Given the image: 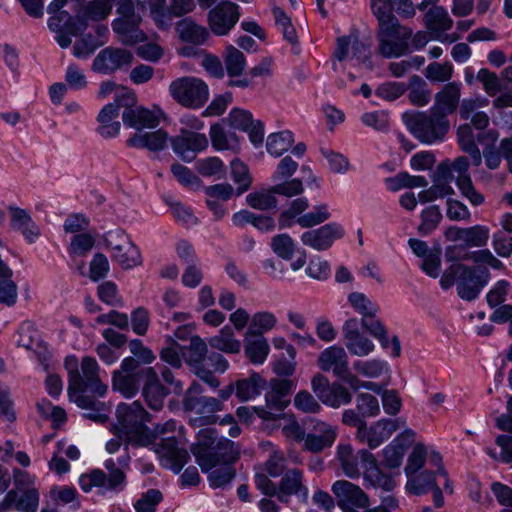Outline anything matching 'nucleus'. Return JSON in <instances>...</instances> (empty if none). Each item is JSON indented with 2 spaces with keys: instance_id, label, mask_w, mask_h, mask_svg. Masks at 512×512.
<instances>
[{
  "instance_id": "4468645a",
  "label": "nucleus",
  "mask_w": 512,
  "mask_h": 512,
  "mask_svg": "<svg viewBox=\"0 0 512 512\" xmlns=\"http://www.w3.org/2000/svg\"><path fill=\"white\" fill-rule=\"evenodd\" d=\"M238 8V5L230 1H223L212 8L208 13L211 31L218 36L228 34L239 20Z\"/></svg>"
},
{
  "instance_id": "4d7b16f0",
  "label": "nucleus",
  "mask_w": 512,
  "mask_h": 512,
  "mask_svg": "<svg viewBox=\"0 0 512 512\" xmlns=\"http://www.w3.org/2000/svg\"><path fill=\"white\" fill-rule=\"evenodd\" d=\"M246 202L250 207L258 210H269L277 206V199L275 193H272V187L268 190L248 194Z\"/></svg>"
},
{
  "instance_id": "7c9ffc66",
  "label": "nucleus",
  "mask_w": 512,
  "mask_h": 512,
  "mask_svg": "<svg viewBox=\"0 0 512 512\" xmlns=\"http://www.w3.org/2000/svg\"><path fill=\"white\" fill-rule=\"evenodd\" d=\"M71 399L78 407L85 410L83 417L94 422L103 423L108 419V407L105 403L87 394H77Z\"/></svg>"
},
{
  "instance_id": "603ef678",
  "label": "nucleus",
  "mask_w": 512,
  "mask_h": 512,
  "mask_svg": "<svg viewBox=\"0 0 512 512\" xmlns=\"http://www.w3.org/2000/svg\"><path fill=\"white\" fill-rule=\"evenodd\" d=\"M210 486L220 488L228 485L236 475V470L230 464H215V467L208 470Z\"/></svg>"
},
{
  "instance_id": "9d476101",
  "label": "nucleus",
  "mask_w": 512,
  "mask_h": 512,
  "mask_svg": "<svg viewBox=\"0 0 512 512\" xmlns=\"http://www.w3.org/2000/svg\"><path fill=\"white\" fill-rule=\"evenodd\" d=\"M117 17L112 22L113 31L125 45H132L145 39V34L139 29L142 17L136 12L132 0H114Z\"/></svg>"
},
{
  "instance_id": "cd10ccee",
  "label": "nucleus",
  "mask_w": 512,
  "mask_h": 512,
  "mask_svg": "<svg viewBox=\"0 0 512 512\" xmlns=\"http://www.w3.org/2000/svg\"><path fill=\"white\" fill-rule=\"evenodd\" d=\"M302 495L308 497V489L303 484V473L297 468L287 470L278 483V500L282 503L288 502V497Z\"/></svg>"
},
{
  "instance_id": "2f4dec72",
  "label": "nucleus",
  "mask_w": 512,
  "mask_h": 512,
  "mask_svg": "<svg viewBox=\"0 0 512 512\" xmlns=\"http://www.w3.org/2000/svg\"><path fill=\"white\" fill-rule=\"evenodd\" d=\"M156 452L171 462V468L175 473H179L189 459L188 452L177 447L174 437L161 439V443L157 444Z\"/></svg>"
},
{
  "instance_id": "864d4df0",
  "label": "nucleus",
  "mask_w": 512,
  "mask_h": 512,
  "mask_svg": "<svg viewBox=\"0 0 512 512\" xmlns=\"http://www.w3.org/2000/svg\"><path fill=\"white\" fill-rule=\"evenodd\" d=\"M364 480L373 488L386 492L395 487L394 479L390 475L384 474L378 467H367L364 471Z\"/></svg>"
},
{
  "instance_id": "e433bc0d",
  "label": "nucleus",
  "mask_w": 512,
  "mask_h": 512,
  "mask_svg": "<svg viewBox=\"0 0 512 512\" xmlns=\"http://www.w3.org/2000/svg\"><path fill=\"white\" fill-rule=\"evenodd\" d=\"M211 469L215 467V464H230L233 465L239 457V447L231 440L227 438H220L213 450L210 452Z\"/></svg>"
},
{
  "instance_id": "774afa93",
  "label": "nucleus",
  "mask_w": 512,
  "mask_h": 512,
  "mask_svg": "<svg viewBox=\"0 0 512 512\" xmlns=\"http://www.w3.org/2000/svg\"><path fill=\"white\" fill-rule=\"evenodd\" d=\"M16 510L21 512H37L39 506V492L35 488L26 489L21 496H17Z\"/></svg>"
},
{
  "instance_id": "69168bd1",
  "label": "nucleus",
  "mask_w": 512,
  "mask_h": 512,
  "mask_svg": "<svg viewBox=\"0 0 512 512\" xmlns=\"http://www.w3.org/2000/svg\"><path fill=\"white\" fill-rule=\"evenodd\" d=\"M354 370L365 377L377 378L387 370V364L379 359L359 360L354 363Z\"/></svg>"
},
{
  "instance_id": "8fccbe9b",
  "label": "nucleus",
  "mask_w": 512,
  "mask_h": 512,
  "mask_svg": "<svg viewBox=\"0 0 512 512\" xmlns=\"http://www.w3.org/2000/svg\"><path fill=\"white\" fill-rule=\"evenodd\" d=\"M274 314L264 311L255 313L247 330L248 337L263 336V333L271 330L276 325Z\"/></svg>"
},
{
  "instance_id": "4c0bfd02",
  "label": "nucleus",
  "mask_w": 512,
  "mask_h": 512,
  "mask_svg": "<svg viewBox=\"0 0 512 512\" xmlns=\"http://www.w3.org/2000/svg\"><path fill=\"white\" fill-rule=\"evenodd\" d=\"M118 116L116 104L109 103L101 109L97 120L100 123L98 131L103 137H115L119 134L121 123L117 120Z\"/></svg>"
},
{
  "instance_id": "3c124183",
  "label": "nucleus",
  "mask_w": 512,
  "mask_h": 512,
  "mask_svg": "<svg viewBox=\"0 0 512 512\" xmlns=\"http://www.w3.org/2000/svg\"><path fill=\"white\" fill-rule=\"evenodd\" d=\"M224 64L230 77H238L245 70L246 58L239 49L229 46L226 48Z\"/></svg>"
},
{
  "instance_id": "58836bf2",
  "label": "nucleus",
  "mask_w": 512,
  "mask_h": 512,
  "mask_svg": "<svg viewBox=\"0 0 512 512\" xmlns=\"http://www.w3.org/2000/svg\"><path fill=\"white\" fill-rule=\"evenodd\" d=\"M426 28L435 33V39L440 38V33L450 30L453 20L449 17L447 11L440 6H434L424 16Z\"/></svg>"
},
{
  "instance_id": "de8ad7c7",
  "label": "nucleus",
  "mask_w": 512,
  "mask_h": 512,
  "mask_svg": "<svg viewBox=\"0 0 512 512\" xmlns=\"http://www.w3.org/2000/svg\"><path fill=\"white\" fill-rule=\"evenodd\" d=\"M337 456L347 477H359L358 457L353 454V449L349 444H340L337 448Z\"/></svg>"
},
{
  "instance_id": "72a5a7b5",
  "label": "nucleus",
  "mask_w": 512,
  "mask_h": 512,
  "mask_svg": "<svg viewBox=\"0 0 512 512\" xmlns=\"http://www.w3.org/2000/svg\"><path fill=\"white\" fill-rule=\"evenodd\" d=\"M168 134L162 130L152 132L137 133L130 139L127 144L131 147L146 148L151 151H159L166 147Z\"/></svg>"
},
{
  "instance_id": "f704fd0d",
  "label": "nucleus",
  "mask_w": 512,
  "mask_h": 512,
  "mask_svg": "<svg viewBox=\"0 0 512 512\" xmlns=\"http://www.w3.org/2000/svg\"><path fill=\"white\" fill-rule=\"evenodd\" d=\"M175 29L182 41L195 45H202L209 37L208 30L194 22L191 18L179 21Z\"/></svg>"
},
{
  "instance_id": "79ce46f5",
  "label": "nucleus",
  "mask_w": 512,
  "mask_h": 512,
  "mask_svg": "<svg viewBox=\"0 0 512 512\" xmlns=\"http://www.w3.org/2000/svg\"><path fill=\"white\" fill-rule=\"evenodd\" d=\"M400 420L381 419L369 428L368 446L377 448L399 428Z\"/></svg>"
},
{
  "instance_id": "ea45409f",
  "label": "nucleus",
  "mask_w": 512,
  "mask_h": 512,
  "mask_svg": "<svg viewBox=\"0 0 512 512\" xmlns=\"http://www.w3.org/2000/svg\"><path fill=\"white\" fill-rule=\"evenodd\" d=\"M80 14L83 16V20L88 24L89 20L101 21L108 17L112 11L114 0H91L86 2L85 0H79Z\"/></svg>"
},
{
  "instance_id": "ddd939ff",
  "label": "nucleus",
  "mask_w": 512,
  "mask_h": 512,
  "mask_svg": "<svg viewBox=\"0 0 512 512\" xmlns=\"http://www.w3.org/2000/svg\"><path fill=\"white\" fill-rule=\"evenodd\" d=\"M106 242L112 249L114 260L124 269H130L141 264L140 251L125 233L121 231L110 232Z\"/></svg>"
},
{
  "instance_id": "c85d7f7f",
  "label": "nucleus",
  "mask_w": 512,
  "mask_h": 512,
  "mask_svg": "<svg viewBox=\"0 0 512 512\" xmlns=\"http://www.w3.org/2000/svg\"><path fill=\"white\" fill-rule=\"evenodd\" d=\"M8 210L11 215V227L19 231L29 243L35 242L40 236V229L29 213L22 208L14 206H10Z\"/></svg>"
},
{
  "instance_id": "37998d69",
  "label": "nucleus",
  "mask_w": 512,
  "mask_h": 512,
  "mask_svg": "<svg viewBox=\"0 0 512 512\" xmlns=\"http://www.w3.org/2000/svg\"><path fill=\"white\" fill-rule=\"evenodd\" d=\"M209 345L225 353L237 354L241 350V342L235 338L233 329L228 325L209 340Z\"/></svg>"
},
{
  "instance_id": "0eeeda50",
  "label": "nucleus",
  "mask_w": 512,
  "mask_h": 512,
  "mask_svg": "<svg viewBox=\"0 0 512 512\" xmlns=\"http://www.w3.org/2000/svg\"><path fill=\"white\" fill-rule=\"evenodd\" d=\"M411 37L412 29L402 25L398 18L377 26V53L387 59L410 54Z\"/></svg>"
},
{
  "instance_id": "20e7f679",
  "label": "nucleus",
  "mask_w": 512,
  "mask_h": 512,
  "mask_svg": "<svg viewBox=\"0 0 512 512\" xmlns=\"http://www.w3.org/2000/svg\"><path fill=\"white\" fill-rule=\"evenodd\" d=\"M116 415L117 423L112 426L111 431L124 433L127 441L136 446H147L153 442V435L145 426V422L150 421V415L140 402L119 405Z\"/></svg>"
},
{
  "instance_id": "4be33fe9",
  "label": "nucleus",
  "mask_w": 512,
  "mask_h": 512,
  "mask_svg": "<svg viewBox=\"0 0 512 512\" xmlns=\"http://www.w3.org/2000/svg\"><path fill=\"white\" fill-rule=\"evenodd\" d=\"M343 236V230L336 223L326 224L318 229H312L301 235V241L304 245L310 246L315 250L323 251L332 246L336 239Z\"/></svg>"
},
{
  "instance_id": "e2e57ef3",
  "label": "nucleus",
  "mask_w": 512,
  "mask_h": 512,
  "mask_svg": "<svg viewBox=\"0 0 512 512\" xmlns=\"http://www.w3.org/2000/svg\"><path fill=\"white\" fill-rule=\"evenodd\" d=\"M356 408L364 418L376 417L380 413L378 399L369 393H360L357 395Z\"/></svg>"
},
{
  "instance_id": "412c9836",
  "label": "nucleus",
  "mask_w": 512,
  "mask_h": 512,
  "mask_svg": "<svg viewBox=\"0 0 512 512\" xmlns=\"http://www.w3.org/2000/svg\"><path fill=\"white\" fill-rule=\"evenodd\" d=\"M295 382L290 379L274 378L270 380L269 390L265 394L266 409L277 414L289 405V395L295 388Z\"/></svg>"
},
{
  "instance_id": "2eb2a0df",
  "label": "nucleus",
  "mask_w": 512,
  "mask_h": 512,
  "mask_svg": "<svg viewBox=\"0 0 512 512\" xmlns=\"http://www.w3.org/2000/svg\"><path fill=\"white\" fill-rule=\"evenodd\" d=\"M133 61V54L126 49L107 47L95 57L92 69L101 74H112L124 67H129Z\"/></svg>"
},
{
  "instance_id": "39448f33",
  "label": "nucleus",
  "mask_w": 512,
  "mask_h": 512,
  "mask_svg": "<svg viewBox=\"0 0 512 512\" xmlns=\"http://www.w3.org/2000/svg\"><path fill=\"white\" fill-rule=\"evenodd\" d=\"M402 120L411 134L424 144L443 141L450 130L449 119L433 109L428 112H405Z\"/></svg>"
},
{
  "instance_id": "423d86ee",
  "label": "nucleus",
  "mask_w": 512,
  "mask_h": 512,
  "mask_svg": "<svg viewBox=\"0 0 512 512\" xmlns=\"http://www.w3.org/2000/svg\"><path fill=\"white\" fill-rule=\"evenodd\" d=\"M355 61L358 65L372 68L370 59V45L360 38L357 29H352L347 35L336 39L332 53L331 63L335 72L345 70V62Z\"/></svg>"
},
{
  "instance_id": "a18cd8bd",
  "label": "nucleus",
  "mask_w": 512,
  "mask_h": 512,
  "mask_svg": "<svg viewBox=\"0 0 512 512\" xmlns=\"http://www.w3.org/2000/svg\"><path fill=\"white\" fill-rule=\"evenodd\" d=\"M244 350L252 363L261 364L269 353V344L263 336L248 337L246 333Z\"/></svg>"
},
{
  "instance_id": "5701e85b",
  "label": "nucleus",
  "mask_w": 512,
  "mask_h": 512,
  "mask_svg": "<svg viewBox=\"0 0 512 512\" xmlns=\"http://www.w3.org/2000/svg\"><path fill=\"white\" fill-rule=\"evenodd\" d=\"M462 85L458 82H448L434 96V105L431 107L437 113L453 114L460 104Z\"/></svg>"
},
{
  "instance_id": "bb28decb",
  "label": "nucleus",
  "mask_w": 512,
  "mask_h": 512,
  "mask_svg": "<svg viewBox=\"0 0 512 512\" xmlns=\"http://www.w3.org/2000/svg\"><path fill=\"white\" fill-rule=\"evenodd\" d=\"M218 440L213 429H202L197 435V442L191 446V452L196 457V461L203 471L211 469L212 457L210 452Z\"/></svg>"
},
{
  "instance_id": "a211bd4d",
  "label": "nucleus",
  "mask_w": 512,
  "mask_h": 512,
  "mask_svg": "<svg viewBox=\"0 0 512 512\" xmlns=\"http://www.w3.org/2000/svg\"><path fill=\"white\" fill-rule=\"evenodd\" d=\"M317 362L323 372L332 371L336 377L343 380L350 376L348 355L341 346L333 345L324 349L319 354Z\"/></svg>"
},
{
  "instance_id": "bf43d9fd",
  "label": "nucleus",
  "mask_w": 512,
  "mask_h": 512,
  "mask_svg": "<svg viewBox=\"0 0 512 512\" xmlns=\"http://www.w3.org/2000/svg\"><path fill=\"white\" fill-rule=\"evenodd\" d=\"M348 301L351 306L358 312L362 318L367 316L376 315L379 308L367 296L360 292H353L349 294Z\"/></svg>"
},
{
  "instance_id": "13d9d810",
  "label": "nucleus",
  "mask_w": 512,
  "mask_h": 512,
  "mask_svg": "<svg viewBox=\"0 0 512 512\" xmlns=\"http://www.w3.org/2000/svg\"><path fill=\"white\" fill-rule=\"evenodd\" d=\"M103 44L104 41L97 39L92 34H85L75 41L73 45V55L77 58H86Z\"/></svg>"
},
{
  "instance_id": "680f3d73",
  "label": "nucleus",
  "mask_w": 512,
  "mask_h": 512,
  "mask_svg": "<svg viewBox=\"0 0 512 512\" xmlns=\"http://www.w3.org/2000/svg\"><path fill=\"white\" fill-rule=\"evenodd\" d=\"M464 244L461 245L463 249L465 247H482L485 246L489 239V229L486 226L475 225L466 228Z\"/></svg>"
},
{
  "instance_id": "a19ab883",
  "label": "nucleus",
  "mask_w": 512,
  "mask_h": 512,
  "mask_svg": "<svg viewBox=\"0 0 512 512\" xmlns=\"http://www.w3.org/2000/svg\"><path fill=\"white\" fill-rule=\"evenodd\" d=\"M207 352L208 347L206 342L197 335L190 338L188 346L181 348L183 360L191 369L197 368L199 365L203 364L207 357Z\"/></svg>"
},
{
  "instance_id": "c756f323",
  "label": "nucleus",
  "mask_w": 512,
  "mask_h": 512,
  "mask_svg": "<svg viewBox=\"0 0 512 512\" xmlns=\"http://www.w3.org/2000/svg\"><path fill=\"white\" fill-rule=\"evenodd\" d=\"M414 439V432L406 430L400 436L395 438L383 450L384 464L389 468H397L402 463V458L406 452L408 445Z\"/></svg>"
},
{
  "instance_id": "f03ea898",
  "label": "nucleus",
  "mask_w": 512,
  "mask_h": 512,
  "mask_svg": "<svg viewBox=\"0 0 512 512\" xmlns=\"http://www.w3.org/2000/svg\"><path fill=\"white\" fill-rule=\"evenodd\" d=\"M426 458V447L422 443L416 444L408 456L404 469L407 477L406 490L415 496L432 492L434 505L440 508L444 505L443 492L436 482V473L424 469Z\"/></svg>"
},
{
  "instance_id": "f3484780",
  "label": "nucleus",
  "mask_w": 512,
  "mask_h": 512,
  "mask_svg": "<svg viewBox=\"0 0 512 512\" xmlns=\"http://www.w3.org/2000/svg\"><path fill=\"white\" fill-rule=\"evenodd\" d=\"M356 318L346 320L342 326L344 344L351 355L365 357L375 348L373 342L360 332Z\"/></svg>"
},
{
  "instance_id": "f257e3e1",
  "label": "nucleus",
  "mask_w": 512,
  "mask_h": 512,
  "mask_svg": "<svg viewBox=\"0 0 512 512\" xmlns=\"http://www.w3.org/2000/svg\"><path fill=\"white\" fill-rule=\"evenodd\" d=\"M79 0H53L47 7L51 14L48 28L55 33V41L62 48H68L72 38L83 32L88 24L80 14Z\"/></svg>"
},
{
  "instance_id": "052dcab7",
  "label": "nucleus",
  "mask_w": 512,
  "mask_h": 512,
  "mask_svg": "<svg viewBox=\"0 0 512 512\" xmlns=\"http://www.w3.org/2000/svg\"><path fill=\"white\" fill-rule=\"evenodd\" d=\"M442 214L437 205H432L426 208L421 213V223L418 226V231L422 235L430 234L440 223Z\"/></svg>"
},
{
  "instance_id": "b1692460",
  "label": "nucleus",
  "mask_w": 512,
  "mask_h": 512,
  "mask_svg": "<svg viewBox=\"0 0 512 512\" xmlns=\"http://www.w3.org/2000/svg\"><path fill=\"white\" fill-rule=\"evenodd\" d=\"M227 120L233 128L247 132L252 143H262L263 125L260 121H255L250 112L235 108L229 113Z\"/></svg>"
},
{
  "instance_id": "aec40b11",
  "label": "nucleus",
  "mask_w": 512,
  "mask_h": 512,
  "mask_svg": "<svg viewBox=\"0 0 512 512\" xmlns=\"http://www.w3.org/2000/svg\"><path fill=\"white\" fill-rule=\"evenodd\" d=\"M81 487L85 492L92 487H101L110 491H121L126 485V475L124 471H114L105 473L103 470L94 469L87 475L80 478Z\"/></svg>"
},
{
  "instance_id": "393cba45",
  "label": "nucleus",
  "mask_w": 512,
  "mask_h": 512,
  "mask_svg": "<svg viewBox=\"0 0 512 512\" xmlns=\"http://www.w3.org/2000/svg\"><path fill=\"white\" fill-rule=\"evenodd\" d=\"M146 382L143 384L142 394L147 405L159 411L164 405V400L169 394V390L165 388L159 380L158 374L152 367H146Z\"/></svg>"
},
{
  "instance_id": "c9c22d12",
  "label": "nucleus",
  "mask_w": 512,
  "mask_h": 512,
  "mask_svg": "<svg viewBox=\"0 0 512 512\" xmlns=\"http://www.w3.org/2000/svg\"><path fill=\"white\" fill-rule=\"evenodd\" d=\"M146 368L140 374L113 373V388L125 397H133L139 390L141 382H146Z\"/></svg>"
},
{
  "instance_id": "09e8293b",
  "label": "nucleus",
  "mask_w": 512,
  "mask_h": 512,
  "mask_svg": "<svg viewBox=\"0 0 512 512\" xmlns=\"http://www.w3.org/2000/svg\"><path fill=\"white\" fill-rule=\"evenodd\" d=\"M293 142V134L290 131L272 133L267 138V151L271 155L279 157L292 146Z\"/></svg>"
},
{
  "instance_id": "9b49d317",
  "label": "nucleus",
  "mask_w": 512,
  "mask_h": 512,
  "mask_svg": "<svg viewBox=\"0 0 512 512\" xmlns=\"http://www.w3.org/2000/svg\"><path fill=\"white\" fill-rule=\"evenodd\" d=\"M169 91L171 96L183 107L198 109L208 100L209 90L206 83L196 77L186 76L174 80Z\"/></svg>"
},
{
  "instance_id": "6e6552de",
  "label": "nucleus",
  "mask_w": 512,
  "mask_h": 512,
  "mask_svg": "<svg viewBox=\"0 0 512 512\" xmlns=\"http://www.w3.org/2000/svg\"><path fill=\"white\" fill-rule=\"evenodd\" d=\"M73 367L70 372V384L68 385V394L70 398L77 394H86L87 392L102 396L107 391V386L102 384L98 370L99 366L96 360L86 356L81 361V372L78 370V361H72Z\"/></svg>"
},
{
  "instance_id": "7ed1b4c3",
  "label": "nucleus",
  "mask_w": 512,
  "mask_h": 512,
  "mask_svg": "<svg viewBox=\"0 0 512 512\" xmlns=\"http://www.w3.org/2000/svg\"><path fill=\"white\" fill-rule=\"evenodd\" d=\"M490 273L486 268L470 267L461 263L450 265L441 276L440 285L444 290L457 283L458 296L466 301L476 299L488 283Z\"/></svg>"
},
{
  "instance_id": "6ab92c4d",
  "label": "nucleus",
  "mask_w": 512,
  "mask_h": 512,
  "mask_svg": "<svg viewBox=\"0 0 512 512\" xmlns=\"http://www.w3.org/2000/svg\"><path fill=\"white\" fill-rule=\"evenodd\" d=\"M173 151L184 161H191L197 152L208 147L206 135L189 130H181L180 134L171 140Z\"/></svg>"
},
{
  "instance_id": "0e129e2a",
  "label": "nucleus",
  "mask_w": 512,
  "mask_h": 512,
  "mask_svg": "<svg viewBox=\"0 0 512 512\" xmlns=\"http://www.w3.org/2000/svg\"><path fill=\"white\" fill-rule=\"evenodd\" d=\"M424 75L432 82H447L452 78L453 66L449 62H433L426 67Z\"/></svg>"
},
{
  "instance_id": "473e14b6",
  "label": "nucleus",
  "mask_w": 512,
  "mask_h": 512,
  "mask_svg": "<svg viewBox=\"0 0 512 512\" xmlns=\"http://www.w3.org/2000/svg\"><path fill=\"white\" fill-rule=\"evenodd\" d=\"M124 124L135 129L155 128L159 125V117L152 111L137 107L130 110H124L122 114Z\"/></svg>"
},
{
  "instance_id": "dca6fc26",
  "label": "nucleus",
  "mask_w": 512,
  "mask_h": 512,
  "mask_svg": "<svg viewBox=\"0 0 512 512\" xmlns=\"http://www.w3.org/2000/svg\"><path fill=\"white\" fill-rule=\"evenodd\" d=\"M312 427L306 435L304 450L311 453H320L330 448L337 438V428L329 423L312 419Z\"/></svg>"
},
{
  "instance_id": "5fc2aeb1",
  "label": "nucleus",
  "mask_w": 512,
  "mask_h": 512,
  "mask_svg": "<svg viewBox=\"0 0 512 512\" xmlns=\"http://www.w3.org/2000/svg\"><path fill=\"white\" fill-rule=\"evenodd\" d=\"M352 401L350 391L338 382H333L331 388L323 398L322 402L332 408H339L342 405H347Z\"/></svg>"
},
{
  "instance_id": "c03bdc74",
  "label": "nucleus",
  "mask_w": 512,
  "mask_h": 512,
  "mask_svg": "<svg viewBox=\"0 0 512 512\" xmlns=\"http://www.w3.org/2000/svg\"><path fill=\"white\" fill-rule=\"evenodd\" d=\"M265 381L262 377L253 373L248 378L238 380L235 384V393L240 401H248L261 393Z\"/></svg>"
},
{
  "instance_id": "1a4fd4ad",
  "label": "nucleus",
  "mask_w": 512,
  "mask_h": 512,
  "mask_svg": "<svg viewBox=\"0 0 512 512\" xmlns=\"http://www.w3.org/2000/svg\"><path fill=\"white\" fill-rule=\"evenodd\" d=\"M202 392V386L194 381L186 391L182 402L185 411L195 412L199 415L190 420V423L194 427L215 423L217 417L214 413L223 409L221 400L214 397L202 396Z\"/></svg>"
},
{
  "instance_id": "338daca9",
  "label": "nucleus",
  "mask_w": 512,
  "mask_h": 512,
  "mask_svg": "<svg viewBox=\"0 0 512 512\" xmlns=\"http://www.w3.org/2000/svg\"><path fill=\"white\" fill-rule=\"evenodd\" d=\"M162 493L157 489H150L134 504L136 512H155L156 506L162 501Z\"/></svg>"
},
{
  "instance_id": "f8f14e48",
  "label": "nucleus",
  "mask_w": 512,
  "mask_h": 512,
  "mask_svg": "<svg viewBox=\"0 0 512 512\" xmlns=\"http://www.w3.org/2000/svg\"><path fill=\"white\" fill-rule=\"evenodd\" d=\"M332 492L336 496L337 505L343 512H360L359 509L368 508L370 505L369 496L350 481H336L332 485Z\"/></svg>"
},
{
  "instance_id": "6e6d98bb",
  "label": "nucleus",
  "mask_w": 512,
  "mask_h": 512,
  "mask_svg": "<svg viewBox=\"0 0 512 512\" xmlns=\"http://www.w3.org/2000/svg\"><path fill=\"white\" fill-rule=\"evenodd\" d=\"M231 176L233 181L238 185L236 189L238 196L242 195L250 188L252 177L249 174L248 167L238 159L231 162Z\"/></svg>"
},
{
  "instance_id": "49530a36",
  "label": "nucleus",
  "mask_w": 512,
  "mask_h": 512,
  "mask_svg": "<svg viewBox=\"0 0 512 512\" xmlns=\"http://www.w3.org/2000/svg\"><path fill=\"white\" fill-rule=\"evenodd\" d=\"M409 101L417 107L426 106L431 100V90L427 83L418 75H413L409 79Z\"/></svg>"
},
{
  "instance_id": "a878e982",
  "label": "nucleus",
  "mask_w": 512,
  "mask_h": 512,
  "mask_svg": "<svg viewBox=\"0 0 512 512\" xmlns=\"http://www.w3.org/2000/svg\"><path fill=\"white\" fill-rule=\"evenodd\" d=\"M445 258L447 262L472 260L475 263L487 264L494 269H501L503 267V263L488 249L466 253L462 246H449L446 248Z\"/></svg>"
}]
</instances>
